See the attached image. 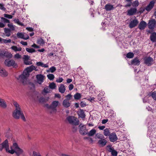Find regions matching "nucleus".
Wrapping results in <instances>:
<instances>
[{
  "instance_id": "obj_1",
  "label": "nucleus",
  "mask_w": 156,
  "mask_h": 156,
  "mask_svg": "<svg viewBox=\"0 0 156 156\" xmlns=\"http://www.w3.org/2000/svg\"><path fill=\"white\" fill-rule=\"evenodd\" d=\"M34 70L36 71L37 70V69H36L35 67L33 65L27 68L24 69L23 73L17 78V80L19 82H22L23 85L26 84L27 83V79L29 76L30 73Z\"/></svg>"
},
{
  "instance_id": "obj_2",
  "label": "nucleus",
  "mask_w": 156,
  "mask_h": 156,
  "mask_svg": "<svg viewBox=\"0 0 156 156\" xmlns=\"http://www.w3.org/2000/svg\"><path fill=\"white\" fill-rule=\"evenodd\" d=\"M13 104L16 107V109L12 114L13 117L15 119H19L20 117L23 121H26V118L23 112L21 111L19 104L16 101H14L13 102Z\"/></svg>"
},
{
  "instance_id": "obj_3",
  "label": "nucleus",
  "mask_w": 156,
  "mask_h": 156,
  "mask_svg": "<svg viewBox=\"0 0 156 156\" xmlns=\"http://www.w3.org/2000/svg\"><path fill=\"white\" fill-rule=\"evenodd\" d=\"M5 148L6 151L11 154H13L14 153V150L12 149V146L10 147V149H9L8 141L7 140H6L2 143L1 144V146Z\"/></svg>"
},
{
  "instance_id": "obj_4",
  "label": "nucleus",
  "mask_w": 156,
  "mask_h": 156,
  "mask_svg": "<svg viewBox=\"0 0 156 156\" xmlns=\"http://www.w3.org/2000/svg\"><path fill=\"white\" fill-rule=\"evenodd\" d=\"M12 149L14 150V153H16L17 156H20L24 152L23 150L20 148L16 143H13Z\"/></svg>"
},
{
  "instance_id": "obj_5",
  "label": "nucleus",
  "mask_w": 156,
  "mask_h": 156,
  "mask_svg": "<svg viewBox=\"0 0 156 156\" xmlns=\"http://www.w3.org/2000/svg\"><path fill=\"white\" fill-rule=\"evenodd\" d=\"M66 119L69 123L71 124L74 125H78L79 124V121L73 116H69Z\"/></svg>"
},
{
  "instance_id": "obj_6",
  "label": "nucleus",
  "mask_w": 156,
  "mask_h": 156,
  "mask_svg": "<svg viewBox=\"0 0 156 156\" xmlns=\"http://www.w3.org/2000/svg\"><path fill=\"white\" fill-rule=\"evenodd\" d=\"M4 64L5 66L8 67L12 66L14 68H16L18 66L17 64L13 59H5Z\"/></svg>"
},
{
  "instance_id": "obj_7",
  "label": "nucleus",
  "mask_w": 156,
  "mask_h": 156,
  "mask_svg": "<svg viewBox=\"0 0 156 156\" xmlns=\"http://www.w3.org/2000/svg\"><path fill=\"white\" fill-rule=\"evenodd\" d=\"M59 104L58 101H54L51 105L48 107V108L51 110L50 112L52 113L55 112L56 111V108Z\"/></svg>"
},
{
  "instance_id": "obj_8",
  "label": "nucleus",
  "mask_w": 156,
  "mask_h": 156,
  "mask_svg": "<svg viewBox=\"0 0 156 156\" xmlns=\"http://www.w3.org/2000/svg\"><path fill=\"white\" fill-rule=\"evenodd\" d=\"M79 127H80L79 132L80 134L83 135L87 134L88 130L84 125L80 124L79 125Z\"/></svg>"
},
{
  "instance_id": "obj_9",
  "label": "nucleus",
  "mask_w": 156,
  "mask_h": 156,
  "mask_svg": "<svg viewBox=\"0 0 156 156\" xmlns=\"http://www.w3.org/2000/svg\"><path fill=\"white\" fill-rule=\"evenodd\" d=\"M44 76L43 75L39 74L36 76V82L41 85L43 82Z\"/></svg>"
},
{
  "instance_id": "obj_10",
  "label": "nucleus",
  "mask_w": 156,
  "mask_h": 156,
  "mask_svg": "<svg viewBox=\"0 0 156 156\" xmlns=\"http://www.w3.org/2000/svg\"><path fill=\"white\" fill-rule=\"evenodd\" d=\"M156 25V21L154 19L149 20L148 23V28L150 29L153 30Z\"/></svg>"
},
{
  "instance_id": "obj_11",
  "label": "nucleus",
  "mask_w": 156,
  "mask_h": 156,
  "mask_svg": "<svg viewBox=\"0 0 156 156\" xmlns=\"http://www.w3.org/2000/svg\"><path fill=\"white\" fill-rule=\"evenodd\" d=\"M135 19L131 21L129 23V26L130 28H133L136 26L138 23V21L136 19L135 16H134Z\"/></svg>"
},
{
  "instance_id": "obj_12",
  "label": "nucleus",
  "mask_w": 156,
  "mask_h": 156,
  "mask_svg": "<svg viewBox=\"0 0 156 156\" xmlns=\"http://www.w3.org/2000/svg\"><path fill=\"white\" fill-rule=\"evenodd\" d=\"M155 2L152 0L150 2L149 4L145 7V10L147 12H150L154 7Z\"/></svg>"
},
{
  "instance_id": "obj_13",
  "label": "nucleus",
  "mask_w": 156,
  "mask_h": 156,
  "mask_svg": "<svg viewBox=\"0 0 156 156\" xmlns=\"http://www.w3.org/2000/svg\"><path fill=\"white\" fill-rule=\"evenodd\" d=\"M109 136V140L111 142H114L117 140V136L115 133H112Z\"/></svg>"
},
{
  "instance_id": "obj_14",
  "label": "nucleus",
  "mask_w": 156,
  "mask_h": 156,
  "mask_svg": "<svg viewBox=\"0 0 156 156\" xmlns=\"http://www.w3.org/2000/svg\"><path fill=\"white\" fill-rule=\"evenodd\" d=\"M8 75V73L7 71L0 66V76L5 77L7 76Z\"/></svg>"
},
{
  "instance_id": "obj_15",
  "label": "nucleus",
  "mask_w": 156,
  "mask_h": 156,
  "mask_svg": "<svg viewBox=\"0 0 156 156\" xmlns=\"http://www.w3.org/2000/svg\"><path fill=\"white\" fill-rule=\"evenodd\" d=\"M17 36L18 38H20L25 40L29 38V36L27 34H26V37H24L25 35L22 33L18 32L17 34Z\"/></svg>"
},
{
  "instance_id": "obj_16",
  "label": "nucleus",
  "mask_w": 156,
  "mask_h": 156,
  "mask_svg": "<svg viewBox=\"0 0 156 156\" xmlns=\"http://www.w3.org/2000/svg\"><path fill=\"white\" fill-rule=\"evenodd\" d=\"M137 11V9L136 8H131L127 11V15L129 16H132Z\"/></svg>"
},
{
  "instance_id": "obj_17",
  "label": "nucleus",
  "mask_w": 156,
  "mask_h": 156,
  "mask_svg": "<svg viewBox=\"0 0 156 156\" xmlns=\"http://www.w3.org/2000/svg\"><path fill=\"white\" fill-rule=\"evenodd\" d=\"M147 26V23L144 21H141L139 24L138 28L140 30H143L145 29Z\"/></svg>"
},
{
  "instance_id": "obj_18",
  "label": "nucleus",
  "mask_w": 156,
  "mask_h": 156,
  "mask_svg": "<svg viewBox=\"0 0 156 156\" xmlns=\"http://www.w3.org/2000/svg\"><path fill=\"white\" fill-rule=\"evenodd\" d=\"M107 143V141L104 138L99 140L98 141V144L101 147H103L105 146Z\"/></svg>"
},
{
  "instance_id": "obj_19",
  "label": "nucleus",
  "mask_w": 156,
  "mask_h": 156,
  "mask_svg": "<svg viewBox=\"0 0 156 156\" xmlns=\"http://www.w3.org/2000/svg\"><path fill=\"white\" fill-rule=\"evenodd\" d=\"M2 56H5L6 58H10L12 57V55L8 51H5L4 52L2 51Z\"/></svg>"
},
{
  "instance_id": "obj_20",
  "label": "nucleus",
  "mask_w": 156,
  "mask_h": 156,
  "mask_svg": "<svg viewBox=\"0 0 156 156\" xmlns=\"http://www.w3.org/2000/svg\"><path fill=\"white\" fill-rule=\"evenodd\" d=\"M115 8L113 7V5L108 4H106L105 6V9L107 11H110L114 9Z\"/></svg>"
},
{
  "instance_id": "obj_21",
  "label": "nucleus",
  "mask_w": 156,
  "mask_h": 156,
  "mask_svg": "<svg viewBox=\"0 0 156 156\" xmlns=\"http://www.w3.org/2000/svg\"><path fill=\"white\" fill-rule=\"evenodd\" d=\"M140 63V61L138 59H133L129 63L128 62L129 65H138Z\"/></svg>"
},
{
  "instance_id": "obj_22",
  "label": "nucleus",
  "mask_w": 156,
  "mask_h": 156,
  "mask_svg": "<svg viewBox=\"0 0 156 156\" xmlns=\"http://www.w3.org/2000/svg\"><path fill=\"white\" fill-rule=\"evenodd\" d=\"M144 63L147 66H150L154 62L153 59H144Z\"/></svg>"
},
{
  "instance_id": "obj_23",
  "label": "nucleus",
  "mask_w": 156,
  "mask_h": 156,
  "mask_svg": "<svg viewBox=\"0 0 156 156\" xmlns=\"http://www.w3.org/2000/svg\"><path fill=\"white\" fill-rule=\"evenodd\" d=\"M150 39L153 42H156V33L155 32H153L151 34ZM156 43H155V44Z\"/></svg>"
},
{
  "instance_id": "obj_24",
  "label": "nucleus",
  "mask_w": 156,
  "mask_h": 156,
  "mask_svg": "<svg viewBox=\"0 0 156 156\" xmlns=\"http://www.w3.org/2000/svg\"><path fill=\"white\" fill-rule=\"evenodd\" d=\"M71 105V103L69 101H68L67 99H65L64 100L62 105L65 108H68Z\"/></svg>"
},
{
  "instance_id": "obj_25",
  "label": "nucleus",
  "mask_w": 156,
  "mask_h": 156,
  "mask_svg": "<svg viewBox=\"0 0 156 156\" xmlns=\"http://www.w3.org/2000/svg\"><path fill=\"white\" fill-rule=\"evenodd\" d=\"M59 91L61 93H63L66 90V87L64 85L61 84L58 88Z\"/></svg>"
},
{
  "instance_id": "obj_26",
  "label": "nucleus",
  "mask_w": 156,
  "mask_h": 156,
  "mask_svg": "<svg viewBox=\"0 0 156 156\" xmlns=\"http://www.w3.org/2000/svg\"><path fill=\"white\" fill-rule=\"evenodd\" d=\"M0 106L3 108H5L7 105L5 101L3 99L0 98Z\"/></svg>"
},
{
  "instance_id": "obj_27",
  "label": "nucleus",
  "mask_w": 156,
  "mask_h": 156,
  "mask_svg": "<svg viewBox=\"0 0 156 156\" xmlns=\"http://www.w3.org/2000/svg\"><path fill=\"white\" fill-rule=\"evenodd\" d=\"M48 57L49 58L55 57V58H59V57L57 55V54L55 52H51L48 54Z\"/></svg>"
},
{
  "instance_id": "obj_28",
  "label": "nucleus",
  "mask_w": 156,
  "mask_h": 156,
  "mask_svg": "<svg viewBox=\"0 0 156 156\" xmlns=\"http://www.w3.org/2000/svg\"><path fill=\"white\" fill-rule=\"evenodd\" d=\"M96 132L95 129H92L89 132L87 131V134L89 136H92L94 135Z\"/></svg>"
},
{
  "instance_id": "obj_29",
  "label": "nucleus",
  "mask_w": 156,
  "mask_h": 156,
  "mask_svg": "<svg viewBox=\"0 0 156 156\" xmlns=\"http://www.w3.org/2000/svg\"><path fill=\"white\" fill-rule=\"evenodd\" d=\"M79 116L82 118H83L85 117V115L83 111L82 110H80L78 112Z\"/></svg>"
},
{
  "instance_id": "obj_30",
  "label": "nucleus",
  "mask_w": 156,
  "mask_h": 156,
  "mask_svg": "<svg viewBox=\"0 0 156 156\" xmlns=\"http://www.w3.org/2000/svg\"><path fill=\"white\" fill-rule=\"evenodd\" d=\"M103 133L105 136H109L110 134L109 129L108 128L105 129L104 130Z\"/></svg>"
},
{
  "instance_id": "obj_31",
  "label": "nucleus",
  "mask_w": 156,
  "mask_h": 156,
  "mask_svg": "<svg viewBox=\"0 0 156 156\" xmlns=\"http://www.w3.org/2000/svg\"><path fill=\"white\" fill-rule=\"evenodd\" d=\"M4 32L6 34V36L7 37L11 35L10 29H8V28H4Z\"/></svg>"
},
{
  "instance_id": "obj_32",
  "label": "nucleus",
  "mask_w": 156,
  "mask_h": 156,
  "mask_svg": "<svg viewBox=\"0 0 156 156\" xmlns=\"http://www.w3.org/2000/svg\"><path fill=\"white\" fill-rule=\"evenodd\" d=\"M37 65L38 66H41V67L45 68L48 67V64H44L41 62H37Z\"/></svg>"
},
{
  "instance_id": "obj_33",
  "label": "nucleus",
  "mask_w": 156,
  "mask_h": 156,
  "mask_svg": "<svg viewBox=\"0 0 156 156\" xmlns=\"http://www.w3.org/2000/svg\"><path fill=\"white\" fill-rule=\"evenodd\" d=\"M133 0H124L125 2H128L127 4L123 6L124 7H130L132 5V2Z\"/></svg>"
},
{
  "instance_id": "obj_34",
  "label": "nucleus",
  "mask_w": 156,
  "mask_h": 156,
  "mask_svg": "<svg viewBox=\"0 0 156 156\" xmlns=\"http://www.w3.org/2000/svg\"><path fill=\"white\" fill-rule=\"evenodd\" d=\"M37 98L38 99V101L40 103H44L46 102V100L43 97H41L39 98V96H37Z\"/></svg>"
},
{
  "instance_id": "obj_35",
  "label": "nucleus",
  "mask_w": 156,
  "mask_h": 156,
  "mask_svg": "<svg viewBox=\"0 0 156 156\" xmlns=\"http://www.w3.org/2000/svg\"><path fill=\"white\" fill-rule=\"evenodd\" d=\"M24 62L26 65H30L32 64L31 59H24Z\"/></svg>"
},
{
  "instance_id": "obj_36",
  "label": "nucleus",
  "mask_w": 156,
  "mask_h": 156,
  "mask_svg": "<svg viewBox=\"0 0 156 156\" xmlns=\"http://www.w3.org/2000/svg\"><path fill=\"white\" fill-rule=\"evenodd\" d=\"M81 97V95L80 94L77 93L74 95V98L76 100H79Z\"/></svg>"
},
{
  "instance_id": "obj_37",
  "label": "nucleus",
  "mask_w": 156,
  "mask_h": 156,
  "mask_svg": "<svg viewBox=\"0 0 156 156\" xmlns=\"http://www.w3.org/2000/svg\"><path fill=\"white\" fill-rule=\"evenodd\" d=\"M134 56V54L131 52H129L126 55V57L129 58H132Z\"/></svg>"
},
{
  "instance_id": "obj_38",
  "label": "nucleus",
  "mask_w": 156,
  "mask_h": 156,
  "mask_svg": "<svg viewBox=\"0 0 156 156\" xmlns=\"http://www.w3.org/2000/svg\"><path fill=\"white\" fill-rule=\"evenodd\" d=\"M139 5V2L138 0L132 2V6L135 7H137Z\"/></svg>"
},
{
  "instance_id": "obj_39",
  "label": "nucleus",
  "mask_w": 156,
  "mask_h": 156,
  "mask_svg": "<svg viewBox=\"0 0 156 156\" xmlns=\"http://www.w3.org/2000/svg\"><path fill=\"white\" fill-rule=\"evenodd\" d=\"M51 90L49 87H46L43 90V91L45 93H48L51 92Z\"/></svg>"
},
{
  "instance_id": "obj_40",
  "label": "nucleus",
  "mask_w": 156,
  "mask_h": 156,
  "mask_svg": "<svg viewBox=\"0 0 156 156\" xmlns=\"http://www.w3.org/2000/svg\"><path fill=\"white\" fill-rule=\"evenodd\" d=\"M150 95L154 100H156V91L151 92L150 93Z\"/></svg>"
},
{
  "instance_id": "obj_41",
  "label": "nucleus",
  "mask_w": 156,
  "mask_h": 156,
  "mask_svg": "<svg viewBox=\"0 0 156 156\" xmlns=\"http://www.w3.org/2000/svg\"><path fill=\"white\" fill-rule=\"evenodd\" d=\"M96 137L97 138L100 139H102L104 138V136L103 134L98 133L96 135Z\"/></svg>"
},
{
  "instance_id": "obj_42",
  "label": "nucleus",
  "mask_w": 156,
  "mask_h": 156,
  "mask_svg": "<svg viewBox=\"0 0 156 156\" xmlns=\"http://www.w3.org/2000/svg\"><path fill=\"white\" fill-rule=\"evenodd\" d=\"M26 50L27 51L31 53L35 52L36 51L33 48H26Z\"/></svg>"
},
{
  "instance_id": "obj_43",
  "label": "nucleus",
  "mask_w": 156,
  "mask_h": 156,
  "mask_svg": "<svg viewBox=\"0 0 156 156\" xmlns=\"http://www.w3.org/2000/svg\"><path fill=\"white\" fill-rule=\"evenodd\" d=\"M110 151L111 152L113 156H117V152L114 150L112 149L111 148H110Z\"/></svg>"
},
{
  "instance_id": "obj_44",
  "label": "nucleus",
  "mask_w": 156,
  "mask_h": 156,
  "mask_svg": "<svg viewBox=\"0 0 156 156\" xmlns=\"http://www.w3.org/2000/svg\"><path fill=\"white\" fill-rule=\"evenodd\" d=\"M56 87L55 83L53 82L51 83L49 86V87L51 89H55Z\"/></svg>"
},
{
  "instance_id": "obj_45",
  "label": "nucleus",
  "mask_w": 156,
  "mask_h": 156,
  "mask_svg": "<svg viewBox=\"0 0 156 156\" xmlns=\"http://www.w3.org/2000/svg\"><path fill=\"white\" fill-rule=\"evenodd\" d=\"M37 43L40 44H43L45 42L42 38H40L37 40Z\"/></svg>"
},
{
  "instance_id": "obj_46",
  "label": "nucleus",
  "mask_w": 156,
  "mask_h": 156,
  "mask_svg": "<svg viewBox=\"0 0 156 156\" xmlns=\"http://www.w3.org/2000/svg\"><path fill=\"white\" fill-rule=\"evenodd\" d=\"M47 76L48 78L50 80H53L55 77L54 75L52 74H50L48 75Z\"/></svg>"
},
{
  "instance_id": "obj_47",
  "label": "nucleus",
  "mask_w": 156,
  "mask_h": 156,
  "mask_svg": "<svg viewBox=\"0 0 156 156\" xmlns=\"http://www.w3.org/2000/svg\"><path fill=\"white\" fill-rule=\"evenodd\" d=\"M32 156H42L39 152L34 151L33 152Z\"/></svg>"
},
{
  "instance_id": "obj_48",
  "label": "nucleus",
  "mask_w": 156,
  "mask_h": 156,
  "mask_svg": "<svg viewBox=\"0 0 156 156\" xmlns=\"http://www.w3.org/2000/svg\"><path fill=\"white\" fill-rule=\"evenodd\" d=\"M1 20L4 23H10V21L9 20L3 17H2L1 18Z\"/></svg>"
},
{
  "instance_id": "obj_49",
  "label": "nucleus",
  "mask_w": 156,
  "mask_h": 156,
  "mask_svg": "<svg viewBox=\"0 0 156 156\" xmlns=\"http://www.w3.org/2000/svg\"><path fill=\"white\" fill-rule=\"evenodd\" d=\"M4 16L5 17L9 18V19H12V18L13 16L12 15H11L5 14H4Z\"/></svg>"
},
{
  "instance_id": "obj_50",
  "label": "nucleus",
  "mask_w": 156,
  "mask_h": 156,
  "mask_svg": "<svg viewBox=\"0 0 156 156\" xmlns=\"http://www.w3.org/2000/svg\"><path fill=\"white\" fill-rule=\"evenodd\" d=\"M49 70L51 73H53L56 70V69L55 67L52 66L50 68Z\"/></svg>"
},
{
  "instance_id": "obj_51",
  "label": "nucleus",
  "mask_w": 156,
  "mask_h": 156,
  "mask_svg": "<svg viewBox=\"0 0 156 156\" xmlns=\"http://www.w3.org/2000/svg\"><path fill=\"white\" fill-rule=\"evenodd\" d=\"M8 26L12 30H15V28L12 24H8Z\"/></svg>"
},
{
  "instance_id": "obj_52",
  "label": "nucleus",
  "mask_w": 156,
  "mask_h": 156,
  "mask_svg": "<svg viewBox=\"0 0 156 156\" xmlns=\"http://www.w3.org/2000/svg\"><path fill=\"white\" fill-rule=\"evenodd\" d=\"M0 9L4 11H5L6 10V9L4 7V5L3 4L0 3Z\"/></svg>"
},
{
  "instance_id": "obj_53",
  "label": "nucleus",
  "mask_w": 156,
  "mask_h": 156,
  "mask_svg": "<svg viewBox=\"0 0 156 156\" xmlns=\"http://www.w3.org/2000/svg\"><path fill=\"white\" fill-rule=\"evenodd\" d=\"M72 95L70 94H69L66 96V98L65 99H67L68 101H69L71 98Z\"/></svg>"
},
{
  "instance_id": "obj_54",
  "label": "nucleus",
  "mask_w": 156,
  "mask_h": 156,
  "mask_svg": "<svg viewBox=\"0 0 156 156\" xmlns=\"http://www.w3.org/2000/svg\"><path fill=\"white\" fill-rule=\"evenodd\" d=\"M145 8H144L143 7H141L140 9V10L138 12H137L138 13H140V14H141L145 10Z\"/></svg>"
},
{
  "instance_id": "obj_55",
  "label": "nucleus",
  "mask_w": 156,
  "mask_h": 156,
  "mask_svg": "<svg viewBox=\"0 0 156 156\" xmlns=\"http://www.w3.org/2000/svg\"><path fill=\"white\" fill-rule=\"evenodd\" d=\"M63 80V78L62 77H59V78L57 79L56 81L58 83H61Z\"/></svg>"
},
{
  "instance_id": "obj_56",
  "label": "nucleus",
  "mask_w": 156,
  "mask_h": 156,
  "mask_svg": "<svg viewBox=\"0 0 156 156\" xmlns=\"http://www.w3.org/2000/svg\"><path fill=\"white\" fill-rule=\"evenodd\" d=\"M74 86L72 84H70L69 86V90H72Z\"/></svg>"
},
{
  "instance_id": "obj_57",
  "label": "nucleus",
  "mask_w": 156,
  "mask_h": 156,
  "mask_svg": "<svg viewBox=\"0 0 156 156\" xmlns=\"http://www.w3.org/2000/svg\"><path fill=\"white\" fill-rule=\"evenodd\" d=\"M14 58H21V55L17 53L14 56Z\"/></svg>"
},
{
  "instance_id": "obj_58",
  "label": "nucleus",
  "mask_w": 156,
  "mask_h": 156,
  "mask_svg": "<svg viewBox=\"0 0 156 156\" xmlns=\"http://www.w3.org/2000/svg\"><path fill=\"white\" fill-rule=\"evenodd\" d=\"M11 48L15 51H17L18 48L16 46H13L11 47Z\"/></svg>"
},
{
  "instance_id": "obj_59",
  "label": "nucleus",
  "mask_w": 156,
  "mask_h": 156,
  "mask_svg": "<svg viewBox=\"0 0 156 156\" xmlns=\"http://www.w3.org/2000/svg\"><path fill=\"white\" fill-rule=\"evenodd\" d=\"M26 29L30 32H32L33 31V29L31 27H27Z\"/></svg>"
},
{
  "instance_id": "obj_60",
  "label": "nucleus",
  "mask_w": 156,
  "mask_h": 156,
  "mask_svg": "<svg viewBox=\"0 0 156 156\" xmlns=\"http://www.w3.org/2000/svg\"><path fill=\"white\" fill-rule=\"evenodd\" d=\"M3 41L5 43H10L11 42V40L9 39L8 40L3 39Z\"/></svg>"
},
{
  "instance_id": "obj_61",
  "label": "nucleus",
  "mask_w": 156,
  "mask_h": 156,
  "mask_svg": "<svg viewBox=\"0 0 156 156\" xmlns=\"http://www.w3.org/2000/svg\"><path fill=\"white\" fill-rule=\"evenodd\" d=\"M20 43L21 44H22V45L26 46L27 45V43L26 42H24L23 41H21L20 42Z\"/></svg>"
},
{
  "instance_id": "obj_62",
  "label": "nucleus",
  "mask_w": 156,
  "mask_h": 156,
  "mask_svg": "<svg viewBox=\"0 0 156 156\" xmlns=\"http://www.w3.org/2000/svg\"><path fill=\"white\" fill-rule=\"evenodd\" d=\"M105 128V126H99L98 127V128L101 130H103Z\"/></svg>"
},
{
  "instance_id": "obj_63",
  "label": "nucleus",
  "mask_w": 156,
  "mask_h": 156,
  "mask_svg": "<svg viewBox=\"0 0 156 156\" xmlns=\"http://www.w3.org/2000/svg\"><path fill=\"white\" fill-rule=\"evenodd\" d=\"M72 80L71 79H67L66 80V82L67 83H70L72 82Z\"/></svg>"
},
{
  "instance_id": "obj_64",
  "label": "nucleus",
  "mask_w": 156,
  "mask_h": 156,
  "mask_svg": "<svg viewBox=\"0 0 156 156\" xmlns=\"http://www.w3.org/2000/svg\"><path fill=\"white\" fill-rule=\"evenodd\" d=\"M80 105L81 107H84L86 106V104L82 102H81Z\"/></svg>"
}]
</instances>
